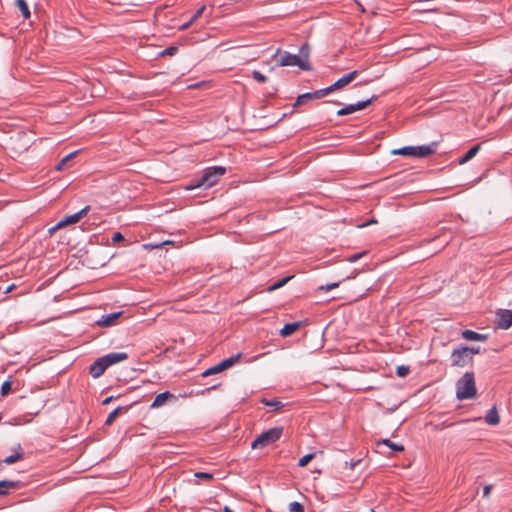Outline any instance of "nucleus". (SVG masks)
Returning a JSON list of instances; mask_svg holds the SVG:
<instances>
[{
	"label": "nucleus",
	"instance_id": "obj_23",
	"mask_svg": "<svg viewBox=\"0 0 512 512\" xmlns=\"http://www.w3.org/2000/svg\"><path fill=\"white\" fill-rule=\"evenodd\" d=\"M16 5L19 8V10L21 11L22 16L25 19H28L31 14H30V10H29V7H28V4L26 3V1L25 0H16Z\"/></svg>",
	"mask_w": 512,
	"mask_h": 512
},
{
	"label": "nucleus",
	"instance_id": "obj_19",
	"mask_svg": "<svg viewBox=\"0 0 512 512\" xmlns=\"http://www.w3.org/2000/svg\"><path fill=\"white\" fill-rule=\"evenodd\" d=\"M172 397H173V395L170 392H168V391L162 392L155 397L153 403L151 404V407L152 408L161 407L165 404V402L167 401L168 398H172Z\"/></svg>",
	"mask_w": 512,
	"mask_h": 512
},
{
	"label": "nucleus",
	"instance_id": "obj_49",
	"mask_svg": "<svg viewBox=\"0 0 512 512\" xmlns=\"http://www.w3.org/2000/svg\"><path fill=\"white\" fill-rule=\"evenodd\" d=\"M252 75H253L254 78H256V71H253Z\"/></svg>",
	"mask_w": 512,
	"mask_h": 512
},
{
	"label": "nucleus",
	"instance_id": "obj_27",
	"mask_svg": "<svg viewBox=\"0 0 512 512\" xmlns=\"http://www.w3.org/2000/svg\"><path fill=\"white\" fill-rule=\"evenodd\" d=\"M200 187H204V184L202 183L201 177L195 178V179L191 180L189 182V184H187L185 186V190L191 191V190H194V189L200 188Z\"/></svg>",
	"mask_w": 512,
	"mask_h": 512
},
{
	"label": "nucleus",
	"instance_id": "obj_9",
	"mask_svg": "<svg viewBox=\"0 0 512 512\" xmlns=\"http://www.w3.org/2000/svg\"><path fill=\"white\" fill-rule=\"evenodd\" d=\"M376 99V96H373L372 98L365 100V101H359L356 104H350L346 107H343L337 111L338 116H345L348 114H352L358 110L365 109L368 107L374 100Z\"/></svg>",
	"mask_w": 512,
	"mask_h": 512
},
{
	"label": "nucleus",
	"instance_id": "obj_46",
	"mask_svg": "<svg viewBox=\"0 0 512 512\" xmlns=\"http://www.w3.org/2000/svg\"><path fill=\"white\" fill-rule=\"evenodd\" d=\"M251 448L256 449V438L251 441Z\"/></svg>",
	"mask_w": 512,
	"mask_h": 512
},
{
	"label": "nucleus",
	"instance_id": "obj_33",
	"mask_svg": "<svg viewBox=\"0 0 512 512\" xmlns=\"http://www.w3.org/2000/svg\"><path fill=\"white\" fill-rule=\"evenodd\" d=\"M410 369L407 366H398L396 373L399 377H405L409 374Z\"/></svg>",
	"mask_w": 512,
	"mask_h": 512
},
{
	"label": "nucleus",
	"instance_id": "obj_35",
	"mask_svg": "<svg viewBox=\"0 0 512 512\" xmlns=\"http://www.w3.org/2000/svg\"><path fill=\"white\" fill-rule=\"evenodd\" d=\"M194 475H195V477L204 479L206 481H210L213 479V475L211 473H207V472H196Z\"/></svg>",
	"mask_w": 512,
	"mask_h": 512
},
{
	"label": "nucleus",
	"instance_id": "obj_22",
	"mask_svg": "<svg viewBox=\"0 0 512 512\" xmlns=\"http://www.w3.org/2000/svg\"><path fill=\"white\" fill-rule=\"evenodd\" d=\"M485 420L490 425H497L500 421L496 408H492L485 417Z\"/></svg>",
	"mask_w": 512,
	"mask_h": 512
},
{
	"label": "nucleus",
	"instance_id": "obj_5",
	"mask_svg": "<svg viewBox=\"0 0 512 512\" xmlns=\"http://www.w3.org/2000/svg\"><path fill=\"white\" fill-rule=\"evenodd\" d=\"M241 356H242V354L238 353V354L232 355L231 357H228V358L222 360L218 364H216V365L208 368L207 370H205L202 373V376L203 377H207L209 375L222 372V371H224V370L234 366L240 360Z\"/></svg>",
	"mask_w": 512,
	"mask_h": 512
},
{
	"label": "nucleus",
	"instance_id": "obj_7",
	"mask_svg": "<svg viewBox=\"0 0 512 512\" xmlns=\"http://www.w3.org/2000/svg\"><path fill=\"white\" fill-rule=\"evenodd\" d=\"M283 433L282 427H274L258 435V448L270 445L280 439Z\"/></svg>",
	"mask_w": 512,
	"mask_h": 512
},
{
	"label": "nucleus",
	"instance_id": "obj_17",
	"mask_svg": "<svg viewBox=\"0 0 512 512\" xmlns=\"http://www.w3.org/2000/svg\"><path fill=\"white\" fill-rule=\"evenodd\" d=\"M462 337L468 341H484V340H486V335L477 333L472 330H464L462 332Z\"/></svg>",
	"mask_w": 512,
	"mask_h": 512
},
{
	"label": "nucleus",
	"instance_id": "obj_43",
	"mask_svg": "<svg viewBox=\"0 0 512 512\" xmlns=\"http://www.w3.org/2000/svg\"><path fill=\"white\" fill-rule=\"evenodd\" d=\"M112 399H113V397H112V396L105 398V399L103 400V404H104V405H106V404H108V403H111Z\"/></svg>",
	"mask_w": 512,
	"mask_h": 512
},
{
	"label": "nucleus",
	"instance_id": "obj_6",
	"mask_svg": "<svg viewBox=\"0 0 512 512\" xmlns=\"http://www.w3.org/2000/svg\"><path fill=\"white\" fill-rule=\"evenodd\" d=\"M358 75V71L354 70L341 78H339L335 83L330 85L329 87L325 89L318 90V95H327L331 92H334L336 90L342 89L345 86H347L349 83H351Z\"/></svg>",
	"mask_w": 512,
	"mask_h": 512
},
{
	"label": "nucleus",
	"instance_id": "obj_10",
	"mask_svg": "<svg viewBox=\"0 0 512 512\" xmlns=\"http://www.w3.org/2000/svg\"><path fill=\"white\" fill-rule=\"evenodd\" d=\"M468 347H461L459 349H455L451 354L452 365L463 367L467 364L469 360V356L467 354Z\"/></svg>",
	"mask_w": 512,
	"mask_h": 512
},
{
	"label": "nucleus",
	"instance_id": "obj_20",
	"mask_svg": "<svg viewBox=\"0 0 512 512\" xmlns=\"http://www.w3.org/2000/svg\"><path fill=\"white\" fill-rule=\"evenodd\" d=\"M480 150V145L477 144V145H474L473 147H471L465 154L464 156L460 159L459 163L460 164H465L467 163L468 161H470L472 158H474L476 156V154L479 152Z\"/></svg>",
	"mask_w": 512,
	"mask_h": 512
},
{
	"label": "nucleus",
	"instance_id": "obj_44",
	"mask_svg": "<svg viewBox=\"0 0 512 512\" xmlns=\"http://www.w3.org/2000/svg\"><path fill=\"white\" fill-rule=\"evenodd\" d=\"M257 79H258V82H264L265 81V77L262 74H260V73H258Z\"/></svg>",
	"mask_w": 512,
	"mask_h": 512
},
{
	"label": "nucleus",
	"instance_id": "obj_47",
	"mask_svg": "<svg viewBox=\"0 0 512 512\" xmlns=\"http://www.w3.org/2000/svg\"><path fill=\"white\" fill-rule=\"evenodd\" d=\"M223 512H233L228 506L223 508Z\"/></svg>",
	"mask_w": 512,
	"mask_h": 512
},
{
	"label": "nucleus",
	"instance_id": "obj_26",
	"mask_svg": "<svg viewBox=\"0 0 512 512\" xmlns=\"http://www.w3.org/2000/svg\"><path fill=\"white\" fill-rule=\"evenodd\" d=\"M16 483L13 481L2 480L0 481V495H5L9 489L14 488Z\"/></svg>",
	"mask_w": 512,
	"mask_h": 512
},
{
	"label": "nucleus",
	"instance_id": "obj_38",
	"mask_svg": "<svg viewBox=\"0 0 512 512\" xmlns=\"http://www.w3.org/2000/svg\"><path fill=\"white\" fill-rule=\"evenodd\" d=\"M365 254V252H362V253H357V254H353L351 256H349L347 258V260L349 262H356L357 260H359L363 255Z\"/></svg>",
	"mask_w": 512,
	"mask_h": 512
},
{
	"label": "nucleus",
	"instance_id": "obj_34",
	"mask_svg": "<svg viewBox=\"0 0 512 512\" xmlns=\"http://www.w3.org/2000/svg\"><path fill=\"white\" fill-rule=\"evenodd\" d=\"M11 388H12V383L10 381L3 382L2 386H1V394L3 396L7 395L11 391Z\"/></svg>",
	"mask_w": 512,
	"mask_h": 512
},
{
	"label": "nucleus",
	"instance_id": "obj_1",
	"mask_svg": "<svg viewBox=\"0 0 512 512\" xmlns=\"http://www.w3.org/2000/svg\"><path fill=\"white\" fill-rule=\"evenodd\" d=\"M476 392L474 374L466 372L456 383V397L459 400L472 399Z\"/></svg>",
	"mask_w": 512,
	"mask_h": 512
},
{
	"label": "nucleus",
	"instance_id": "obj_8",
	"mask_svg": "<svg viewBox=\"0 0 512 512\" xmlns=\"http://www.w3.org/2000/svg\"><path fill=\"white\" fill-rule=\"evenodd\" d=\"M89 211H90V206L87 205L84 208H82L80 211H78L72 215L65 216L54 227L49 229L50 233L56 231L57 229L65 227L67 225L75 224V223L79 222L84 216L87 215V213Z\"/></svg>",
	"mask_w": 512,
	"mask_h": 512
},
{
	"label": "nucleus",
	"instance_id": "obj_42",
	"mask_svg": "<svg viewBox=\"0 0 512 512\" xmlns=\"http://www.w3.org/2000/svg\"><path fill=\"white\" fill-rule=\"evenodd\" d=\"M450 426H452V424H450V423H446V422H443V423H442V424H440V425H436V427H435V428H436L437 430H439V429H442V428H445V427H450Z\"/></svg>",
	"mask_w": 512,
	"mask_h": 512
},
{
	"label": "nucleus",
	"instance_id": "obj_41",
	"mask_svg": "<svg viewBox=\"0 0 512 512\" xmlns=\"http://www.w3.org/2000/svg\"><path fill=\"white\" fill-rule=\"evenodd\" d=\"M491 489H492V486H491V485H486V486H484V489H483V495H484V497L488 498V497L490 496Z\"/></svg>",
	"mask_w": 512,
	"mask_h": 512
},
{
	"label": "nucleus",
	"instance_id": "obj_15",
	"mask_svg": "<svg viewBox=\"0 0 512 512\" xmlns=\"http://www.w3.org/2000/svg\"><path fill=\"white\" fill-rule=\"evenodd\" d=\"M121 314L122 312H113L110 314L102 315L96 323L101 327H109L114 324L115 320L120 317Z\"/></svg>",
	"mask_w": 512,
	"mask_h": 512
},
{
	"label": "nucleus",
	"instance_id": "obj_53",
	"mask_svg": "<svg viewBox=\"0 0 512 512\" xmlns=\"http://www.w3.org/2000/svg\"><path fill=\"white\" fill-rule=\"evenodd\" d=\"M370 512H375L374 510H371Z\"/></svg>",
	"mask_w": 512,
	"mask_h": 512
},
{
	"label": "nucleus",
	"instance_id": "obj_30",
	"mask_svg": "<svg viewBox=\"0 0 512 512\" xmlns=\"http://www.w3.org/2000/svg\"><path fill=\"white\" fill-rule=\"evenodd\" d=\"M121 410V407H117L116 409H114L109 415L108 417L106 418V421H105V424L106 425H111L115 418L117 417V415L119 414V411Z\"/></svg>",
	"mask_w": 512,
	"mask_h": 512
},
{
	"label": "nucleus",
	"instance_id": "obj_50",
	"mask_svg": "<svg viewBox=\"0 0 512 512\" xmlns=\"http://www.w3.org/2000/svg\"><path fill=\"white\" fill-rule=\"evenodd\" d=\"M12 289V286L8 287L6 292L10 291Z\"/></svg>",
	"mask_w": 512,
	"mask_h": 512
},
{
	"label": "nucleus",
	"instance_id": "obj_48",
	"mask_svg": "<svg viewBox=\"0 0 512 512\" xmlns=\"http://www.w3.org/2000/svg\"><path fill=\"white\" fill-rule=\"evenodd\" d=\"M372 223H376V220H371L369 223H365V224L361 225L360 227H365V226H367L369 224H372Z\"/></svg>",
	"mask_w": 512,
	"mask_h": 512
},
{
	"label": "nucleus",
	"instance_id": "obj_52",
	"mask_svg": "<svg viewBox=\"0 0 512 512\" xmlns=\"http://www.w3.org/2000/svg\"><path fill=\"white\" fill-rule=\"evenodd\" d=\"M2 420V416L0 415V421Z\"/></svg>",
	"mask_w": 512,
	"mask_h": 512
},
{
	"label": "nucleus",
	"instance_id": "obj_16",
	"mask_svg": "<svg viewBox=\"0 0 512 512\" xmlns=\"http://www.w3.org/2000/svg\"><path fill=\"white\" fill-rule=\"evenodd\" d=\"M206 9V6L205 5H202L201 7H199L196 12L192 15V17H190L189 21L183 23L180 27H179V30L180 31H184V30H187L194 22H196L203 14V12L205 11Z\"/></svg>",
	"mask_w": 512,
	"mask_h": 512
},
{
	"label": "nucleus",
	"instance_id": "obj_3",
	"mask_svg": "<svg viewBox=\"0 0 512 512\" xmlns=\"http://www.w3.org/2000/svg\"><path fill=\"white\" fill-rule=\"evenodd\" d=\"M435 152V144L421 146H406L391 151L392 155H401L414 158H425Z\"/></svg>",
	"mask_w": 512,
	"mask_h": 512
},
{
	"label": "nucleus",
	"instance_id": "obj_12",
	"mask_svg": "<svg viewBox=\"0 0 512 512\" xmlns=\"http://www.w3.org/2000/svg\"><path fill=\"white\" fill-rule=\"evenodd\" d=\"M108 368L103 357L96 359L89 367V373L93 378H99Z\"/></svg>",
	"mask_w": 512,
	"mask_h": 512
},
{
	"label": "nucleus",
	"instance_id": "obj_24",
	"mask_svg": "<svg viewBox=\"0 0 512 512\" xmlns=\"http://www.w3.org/2000/svg\"><path fill=\"white\" fill-rule=\"evenodd\" d=\"M292 278H293V276H288V277L282 278V279L278 280L277 282H275L273 285L269 286L266 289V291L272 292L276 289H279V288L283 287L284 285H286Z\"/></svg>",
	"mask_w": 512,
	"mask_h": 512
},
{
	"label": "nucleus",
	"instance_id": "obj_4",
	"mask_svg": "<svg viewBox=\"0 0 512 512\" xmlns=\"http://www.w3.org/2000/svg\"><path fill=\"white\" fill-rule=\"evenodd\" d=\"M225 172L226 169L222 166L208 167L201 176L204 188H210L216 184L219 178L223 176Z\"/></svg>",
	"mask_w": 512,
	"mask_h": 512
},
{
	"label": "nucleus",
	"instance_id": "obj_39",
	"mask_svg": "<svg viewBox=\"0 0 512 512\" xmlns=\"http://www.w3.org/2000/svg\"><path fill=\"white\" fill-rule=\"evenodd\" d=\"M479 352H480V348L479 347L478 348H473V347L470 348V347H468L467 354L469 356V360H472V355L473 354H478Z\"/></svg>",
	"mask_w": 512,
	"mask_h": 512
},
{
	"label": "nucleus",
	"instance_id": "obj_25",
	"mask_svg": "<svg viewBox=\"0 0 512 512\" xmlns=\"http://www.w3.org/2000/svg\"><path fill=\"white\" fill-rule=\"evenodd\" d=\"M379 444H384V445L388 446L389 448H391L393 451H396V452H401V451L404 450V446L403 445L393 443L389 439H383V440L378 442V445Z\"/></svg>",
	"mask_w": 512,
	"mask_h": 512
},
{
	"label": "nucleus",
	"instance_id": "obj_21",
	"mask_svg": "<svg viewBox=\"0 0 512 512\" xmlns=\"http://www.w3.org/2000/svg\"><path fill=\"white\" fill-rule=\"evenodd\" d=\"M324 95H318V91L314 92V93H305V94H302L300 95L298 98H297V101L296 103L294 104V106H298V105H301L303 104L304 102H306L307 100H311V99H315V98H320V97H323Z\"/></svg>",
	"mask_w": 512,
	"mask_h": 512
},
{
	"label": "nucleus",
	"instance_id": "obj_51",
	"mask_svg": "<svg viewBox=\"0 0 512 512\" xmlns=\"http://www.w3.org/2000/svg\"><path fill=\"white\" fill-rule=\"evenodd\" d=\"M275 91H276V90H275V89H273V91H272V92H270V95H273V94L275 93Z\"/></svg>",
	"mask_w": 512,
	"mask_h": 512
},
{
	"label": "nucleus",
	"instance_id": "obj_32",
	"mask_svg": "<svg viewBox=\"0 0 512 512\" xmlns=\"http://www.w3.org/2000/svg\"><path fill=\"white\" fill-rule=\"evenodd\" d=\"M289 512H304V508L300 503L292 502L289 505Z\"/></svg>",
	"mask_w": 512,
	"mask_h": 512
},
{
	"label": "nucleus",
	"instance_id": "obj_31",
	"mask_svg": "<svg viewBox=\"0 0 512 512\" xmlns=\"http://www.w3.org/2000/svg\"><path fill=\"white\" fill-rule=\"evenodd\" d=\"M314 458V454H306L301 457L298 461V466L304 467L306 466L312 459Z\"/></svg>",
	"mask_w": 512,
	"mask_h": 512
},
{
	"label": "nucleus",
	"instance_id": "obj_28",
	"mask_svg": "<svg viewBox=\"0 0 512 512\" xmlns=\"http://www.w3.org/2000/svg\"><path fill=\"white\" fill-rule=\"evenodd\" d=\"M78 151H74L68 155H66L64 158H62L60 160V162L56 165V170L60 171V170H63L64 167L66 166L67 162L73 158L76 154H77Z\"/></svg>",
	"mask_w": 512,
	"mask_h": 512
},
{
	"label": "nucleus",
	"instance_id": "obj_29",
	"mask_svg": "<svg viewBox=\"0 0 512 512\" xmlns=\"http://www.w3.org/2000/svg\"><path fill=\"white\" fill-rule=\"evenodd\" d=\"M22 458H23V454H22V453H20V452H17V453H15V454H12V455H10V456L6 457V458L3 460V462H4L5 464L10 465V464H13V463H15V462H17V461L21 460Z\"/></svg>",
	"mask_w": 512,
	"mask_h": 512
},
{
	"label": "nucleus",
	"instance_id": "obj_13",
	"mask_svg": "<svg viewBox=\"0 0 512 512\" xmlns=\"http://www.w3.org/2000/svg\"><path fill=\"white\" fill-rule=\"evenodd\" d=\"M108 367L128 359V354L125 352H112L102 356Z\"/></svg>",
	"mask_w": 512,
	"mask_h": 512
},
{
	"label": "nucleus",
	"instance_id": "obj_18",
	"mask_svg": "<svg viewBox=\"0 0 512 512\" xmlns=\"http://www.w3.org/2000/svg\"><path fill=\"white\" fill-rule=\"evenodd\" d=\"M299 328V322L288 323L279 331V333L282 337H287L295 333Z\"/></svg>",
	"mask_w": 512,
	"mask_h": 512
},
{
	"label": "nucleus",
	"instance_id": "obj_14",
	"mask_svg": "<svg viewBox=\"0 0 512 512\" xmlns=\"http://www.w3.org/2000/svg\"><path fill=\"white\" fill-rule=\"evenodd\" d=\"M258 401L262 404H264L266 407L269 408V412H278L283 408V403L278 400L277 398H273L271 400L262 397L258 399Z\"/></svg>",
	"mask_w": 512,
	"mask_h": 512
},
{
	"label": "nucleus",
	"instance_id": "obj_40",
	"mask_svg": "<svg viewBox=\"0 0 512 512\" xmlns=\"http://www.w3.org/2000/svg\"><path fill=\"white\" fill-rule=\"evenodd\" d=\"M112 240H113V242H119L121 240H124V236L121 233L116 232L113 234Z\"/></svg>",
	"mask_w": 512,
	"mask_h": 512
},
{
	"label": "nucleus",
	"instance_id": "obj_37",
	"mask_svg": "<svg viewBox=\"0 0 512 512\" xmlns=\"http://www.w3.org/2000/svg\"><path fill=\"white\" fill-rule=\"evenodd\" d=\"M337 287H339V283L338 282H334V283L327 284L325 286H320L319 289L322 290V291L328 292V291H331L332 289H335Z\"/></svg>",
	"mask_w": 512,
	"mask_h": 512
},
{
	"label": "nucleus",
	"instance_id": "obj_36",
	"mask_svg": "<svg viewBox=\"0 0 512 512\" xmlns=\"http://www.w3.org/2000/svg\"><path fill=\"white\" fill-rule=\"evenodd\" d=\"M177 50H178L177 47L170 46V47H167L166 49H164L160 54L162 56H165V55L172 56L177 52Z\"/></svg>",
	"mask_w": 512,
	"mask_h": 512
},
{
	"label": "nucleus",
	"instance_id": "obj_11",
	"mask_svg": "<svg viewBox=\"0 0 512 512\" xmlns=\"http://www.w3.org/2000/svg\"><path fill=\"white\" fill-rule=\"evenodd\" d=\"M496 325L500 329H509L512 326V310H499L496 314Z\"/></svg>",
	"mask_w": 512,
	"mask_h": 512
},
{
	"label": "nucleus",
	"instance_id": "obj_2",
	"mask_svg": "<svg viewBox=\"0 0 512 512\" xmlns=\"http://www.w3.org/2000/svg\"><path fill=\"white\" fill-rule=\"evenodd\" d=\"M300 54L305 58H302L301 56L298 55L290 54L288 52H284L277 60V63L279 66H298L303 70H309L310 66L306 59L308 55V49L306 45L301 47Z\"/></svg>",
	"mask_w": 512,
	"mask_h": 512
},
{
	"label": "nucleus",
	"instance_id": "obj_45",
	"mask_svg": "<svg viewBox=\"0 0 512 512\" xmlns=\"http://www.w3.org/2000/svg\"><path fill=\"white\" fill-rule=\"evenodd\" d=\"M279 53H280V49H275V50L273 51L272 56L275 58V57H277V56L279 55Z\"/></svg>",
	"mask_w": 512,
	"mask_h": 512
}]
</instances>
